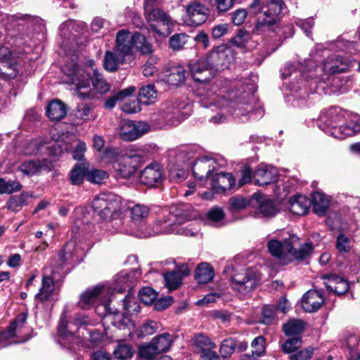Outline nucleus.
Returning <instances> with one entry per match:
<instances>
[{"label":"nucleus","instance_id":"nucleus-1","mask_svg":"<svg viewBox=\"0 0 360 360\" xmlns=\"http://www.w3.org/2000/svg\"><path fill=\"white\" fill-rule=\"evenodd\" d=\"M326 51L323 44H317L311 51V58L305 60L304 66L288 62L281 71L283 79L294 76L297 80L296 83L290 82V89L300 107L307 103V98H310V95L312 99L316 97V84L321 80L324 81L323 75L345 72L353 66L354 61L338 53L328 56L320 66L317 65L315 60L323 56Z\"/></svg>","mask_w":360,"mask_h":360},{"label":"nucleus","instance_id":"nucleus-2","mask_svg":"<svg viewBox=\"0 0 360 360\" xmlns=\"http://www.w3.org/2000/svg\"><path fill=\"white\" fill-rule=\"evenodd\" d=\"M77 57L73 55L71 61L67 62L63 68L65 75V82L75 86V91L82 99L92 97L90 89L91 81L96 93L103 95L107 94L110 88V84L104 78L103 75L94 68V62L90 60L86 65L77 63Z\"/></svg>","mask_w":360,"mask_h":360},{"label":"nucleus","instance_id":"nucleus-3","mask_svg":"<svg viewBox=\"0 0 360 360\" xmlns=\"http://www.w3.org/2000/svg\"><path fill=\"white\" fill-rule=\"evenodd\" d=\"M3 21L7 36L18 46H30L34 33L44 28L41 18L28 14L6 15Z\"/></svg>","mask_w":360,"mask_h":360},{"label":"nucleus","instance_id":"nucleus-4","mask_svg":"<svg viewBox=\"0 0 360 360\" xmlns=\"http://www.w3.org/2000/svg\"><path fill=\"white\" fill-rule=\"evenodd\" d=\"M249 12L258 15L254 32L265 34L273 32L280 15L287 12L283 0H254L249 6Z\"/></svg>","mask_w":360,"mask_h":360},{"label":"nucleus","instance_id":"nucleus-5","mask_svg":"<svg viewBox=\"0 0 360 360\" xmlns=\"http://www.w3.org/2000/svg\"><path fill=\"white\" fill-rule=\"evenodd\" d=\"M249 96V94L243 92L239 94V91L231 90L228 92L227 96L224 95L216 96L207 94L203 95L200 99V105L204 108H210L216 106L219 108L230 107L233 108L229 112L235 118H238L241 122H245L252 115V106L248 103L243 101Z\"/></svg>","mask_w":360,"mask_h":360},{"label":"nucleus","instance_id":"nucleus-6","mask_svg":"<svg viewBox=\"0 0 360 360\" xmlns=\"http://www.w3.org/2000/svg\"><path fill=\"white\" fill-rule=\"evenodd\" d=\"M300 245V239L295 235H290L283 241L272 239L267 243L269 253L278 259L283 264L292 262L295 260H304L313 252L311 243H304Z\"/></svg>","mask_w":360,"mask_h":360},{"label":"nucleus","instance_id":"nucleus-7","mask_svg":"<svg viewBox=\"0 0 360 360\" xmlns=\"http://www.w3.org/2000/svg\"><path fill=\"white\" fill-rule=\"evenodd\" d=\"M122 200V198L112 193H102L96 195L91 202L94 214L100 219L106 220L112 219L113 225L117 226L116 231L119 232H128V230L120 227L122 224L121 214Z\"/></svg>","mask_w":360,"mask_h":360},{"label":"nucleus","instance_id":"nucleus-8","mask_svg":"<svg viewBox=\"0 0 360 360\" xmlns=\"http://www.w3.org/2000/svg\"><path fill=\"white\" fill-rule=\"evenodd\" d=\"M112 295L110 294V289L107 286H97L93 289L84 292L78 302V305L83 309H88L95 306L96 312L107 321L110 319L114 308L110 307Z\"/></svg>","mask_w":360,"mask_h":360},{"label":"nucleus","instance_id":"nucleus-9","mask_svg":"<svg viewBox=\"0 0 360 360\" xmlns=\"http://www.w3.org/2000/svg\"><path fill=\"white\" fill-rule=\"evenodd\" d=\"M349 112L338 106H331L321 110L317 120V125L320 129L326 134L338 139H345L346 137L338 136V131L342 134L345 131L344 127H347Z\"/></svg>","mask_w":360,"mask_h":360},{"label":"nucleus","instance_id":"nucleus-10","mask_svg":"<svg viewBox=\"0 0 360 360\" xmlns=\"http://www.w3.org/2000/svg\"><path fill=\"white\" fill-rule=\"evenodd\" d=\"M101 158L112 162L117 175L122 178L131 176L136 172L137 164L141 160V156L135 151L129 150L119 153L114 148H105Z\"/></svg>","mask_w":360,"mask_h":360},{"label":"nucleus","instance_id":"nucleus-11","mask_svg":"<svg viewBox=\"0 0 360 360\" xmlns=\"http://www.w3.org/2000/svg\"><path fill=\"white\" fill-rule=\"evenodd\" d=\"M91 324V320L87 316H77L74 322H68L65 311L61 314L58 326V342L63 347L72 349L75 345L79 346L82 343V338L76 335L79 326Z\"/></svg>","mask_w":360,"mask_h":360},{"label":"nucleus","instance_id":"nucleus-12","mask_svg":"<svg viewBox=\"0 0 360 360\" xmlns=\"http://www.w3.org/2000/svg\"><path fill=\"white\" fill-rule=\"evenodd\" d=\"M192 217L191 215L184 213H179L176 215L170 214L167 219L159 221L160 224H157L156 229L152 231H146L143 235L151 236L160 233H176L185 236H193L198 232V229H188L182 226L185 221L191 220Z\"/></svg>","mask_w":360,"mask_h":360},{"label":"nucleus","instance_id":"nucleus-13","mask_svg":"<svg viewBox=\"0 0 360 360\" xmlns=\"http://www.w3.org/2000/svg\"><path fill=\"white\" fill-rule=\"evenodd\" d=\"M153 0H145L144 15L152 31L161 37H167L172 32L174 20L164 11L153 7Z\"/></svg>","mask_w":360,"mask_h":360},{"label":"nucleus","instance_id":"nucleus-14","mask_svg":"<svg viewBox=\"0 0 360 360\" xmlns=\"http://www.w3.org/2000/svg\"><path fill=\"white\" fill-rule=\"evenodd\" d=\"M191 107L177 100L167 101L164 108L160 112V120L167 125L175 126L186 119Z\"/></svg>","mask_w":360,"mask_h":360},{"label":"nucleus","instance_id":"nucleus-15","mask_svg":"<svg viewBox=\"0 0 360 360\" xmlns=\"http://www.w3.org/2000/svg\"><path fill=\"white\" fill-rule=\"evenodd\" d=\"M63 273L55 270L53 267H46L41 279V285L39 292L35 295L37 303H45L54 300L56 292L55 282L60 280Z\"/></svg>","mask_w":360,"mask_h":360},{"label":"nucleus","instance_id":"nucleus-16","mask_svg":"<svg viewBox=\"0 0 360 360\" xmlns=\"http://www.w3.org/2000/svg\"><path fill=\"white\" fill-rule=\"evenodd\" d=\"M79 29V26L72 20H68L60 25V34L63 39L60 46L65 54L77 51Z\"/></svg>","mask_w":360,"mask_h":360},{"label":"nucleus","instance_id":"nucleus-17","mask_svg":"<svg viewBox=\"0 0 360 360\" xmlns=\"http://www.w3.org/2000/svg\"><path fill=\"white\" fill-rule=\"evenodd\" d=\"M257 276L250 269L234 274L231 278V288L243 296H248L256 288Z\"/></svg>","mask_w":360,"mask_h":360},{"label":"nucleus","instance_id":"nucleus-18","mask_svg":"<svg viewBox=\"0 0 360 360\" xmlns=\"http://www.w3.org/2000/svg\"><path fill=\"white\" fill-rule=\"evenodd\" d=\"M59 265L55 270L62 272L65 265H74L83 260L84 250L75 243V241L68 242L63 250L59 253Z\"/></svg>","mask_w":360,"mask_h":360},{"label":"nucleus","instance_id":"nucleus-19","mask_svg":"<svg viewBox=\"0 0 360 360\" xmlns=\"http://www.w3.org/2000/svg\"><path fill=\"white\" fill-rule=\"evenodd\" d=\"M219 164L215 159L204 156L195 160L192 165V172L194 177L200 181L207 179L212 173L217 171Z\"/></svg>","mask_w":360,"mask_h":360},{"label":"nucleus","instance_id":"nucleus-20","mask_svg":"<svg viewBox=\"0 0 360 360\" xmlns=\"http://www.w3.org/2000/svg\"><path fill=\"white\" fill-rule=\"evenodd\" d=\"M128 210L130 212V217L132 223L138 227L139 231V236L141 237H146L143 234L146 231H152L156 229L157 224H160L159 221H163V220H158L155 222V226L153 228H148L146 226L145 221L149 214V208L144 205L136 204L132 207H129Z\"/></svg>","mask_w":360,"mask_h":360},{"label":"nucleus","instance_id":"nucleus-21","mask_svg":"<svg viewBox=\"0 0 360 360\" xmlns=\"http://www.w3.org/2000/svg\"><path fill=\"white\" fill-rule=\"evenodd\" d=\"M141 276V271L138 269H134L130 271L124 270L117 274L115 285L110 289V294L113 297L116 293H121L125 290L127 288L131 289L132 285Z\"/></svg>","mask_w":360,"mask_h":360},{"label":"nucleus","instance_id":"nucleus-22","mask_svg":"<svg viewBox=\"0 0 360 360\" xmlns=\"http://www.w3.org/2000/svg\"><path fill=\"white\" fill-rule=\"evenodd\" d=\"M211 187L215 193L228 194L236 189V179L231 173H215L211 178Z\"/></svg>","mask_w":360,"mask_h":360},{"label":"nucleus","instance_id":"nucleus-23","mask_svg":"<svg viewBox=\"0 0 360 360\" xmlns=\"http://www.w3.org/2000/svg\"><path fill=\"white\" fill-rule=\"evenodd\" d=\"M205 57L214 70L229 67L232 59L231 51L225 45L217 46Z\"/></svg>","mask_w":360,"mask_h":360},{"label":"nucleus","instance_id":"nucleus-24","mask_svg":"<svg viewBox=\"0 0 360 360\" xmlns=\"http://www.w3.org/2000/svg\"><path fill=\"white\" fill-rule=\"evenodd\" d=\"M189 70L193 79L200 83L210 81L214 75V70L205 57L190 64Z\"/></svg>","mask_w":360,"mask_h":360},{"label":"nucleus","instance_id":"nucleus-25","mask_svg":"<svg viewBox=\"0 0 360 360\" xmlns=\"http://www.w3.org/2000/svg\"><path fill=\"white\" fill-rule=\"evenodd\" d=\"M27 320L25 313L20 314L8 326V330L0 333V345L2 347H7L13 342L11 339L15 337H20L22 329Z\"/></svg>","mask_w":360,"mask_h":360},{"label":"nucleus","instance_id":"nucleus-26","mask_svg":"<svg viewBox=\"0 0 360 360\" xmlns=\"http://www.w3.org/2000/svg\"><path fill=\"white\" fill-rule=\"evenodd\" d=\"M278 177L276 167L262 163L258 165L253 174V181L255 185L266 186L276 182Z\"/></svg>","mask_w":360,"mask_h":360},{"label":"nucleus","instance_id":"nucleus-27","mask_svg":"<svg viewBox=\"0 0 360 360\" xmlns=\"http://www.w3.org/2000/svg\"><path fill=\"white\" fill-rule=\"evenodd\" d=\"M148 129L149 126L145 122L127 121L121 126L120 136L124 141H131L146 134Z\"/></svg>","mask_w":360,"mask_h":360},{"label":"nucleus","instance_id":"nucleus-28","mask_svg":"<svg viewBox=\"0 0 360 360\" xmlns=\"http://www.w3.org/2000/svg\"><path fill=\"white\" fill-rule=\"evenodd\" d=\"M208 13V8L205 5L193 2L186 7V22L190 26H199L207 20Z\"/></svg>","mask_w":360,"mask_h":360},{"label":"nucleus","instance_id":"nucleus-29","mask_svg":"<svg viewBox=\"0 0 360 360\" xmlns=\"http://www.w3.org/2000/svg\"><path fill=\"white\" fill-rule=\"evenodd\" d=\"M141 183L148 186H156L161 184L163 173L160 165L154 163L146 166L139 175Z\"/></svg>","mask_w":360,"mask_h":360},{"label":"nucleus","instance_id":"nucleus-30","mask_svg":"<svg viewBox=\"0 0 360 360\" xmlns=\"http://www.w3.org/2000/svg\"><path fill=\"white\" fill-rule=\"evenodd\" d=\"M249 203L264 217H273L276 214L273 201L263 193H255L250 199Z\"/></svg>","mask_w":360,"mask_h":360},{"label":"nucleus","instance_id":"nucleus-31","mask_svg":"<svg viewBox=\"0 0 360 360\" xmlns=\"http://www.w3.org/2000/svg\"><path fill=\"white\" fill-rule=\"evenodd\" d=\"M323 303L324 297L318 290H308L302 296V306L306 312L313 313L318 311Z\"/></svg>","mask_w":360,"mask_h":360},{"label":"nucleus","instance_id":"nucleus-32","mask_svg":"<svg viewBox=\"0 0 360 360\" xmlns=\"http://www.w3.org/2000/svg\"><path fill=\"white\" fill-rule=\"evenodd\" d=\"M134 36V32L120 30L116 34V51L127 56L129 55L133 49Z\"/></svg>","mask_w":360,"mask_h":360},{"label":"nucleus","instance_id":"nucleus-33","mask_svg":"<svg viewBox=\"0 0 360 360\" xmlns=\"http://www.w3.org/2000/svg\"><path fill=\"white\" fill-rule=\"evenodd\" d=\"M49 169V162L46 160H27L21 163L19 169L28 176H33L39 174L43 170Z\"/></svg>","mask_w":360,"mask_h":360},{"label":"nucleus","instance_id":"nucleus-34","mask_svg":"<svg viewBox=\"0 0 360 360\" xmlns=\"http://www.w3.org/2000/svg\"><path fill=\"white\" fill-rule=\"evenodd\" d=\"M311 206V200L302 195H295L289 200V209L296 215H304L307 213Z\"/></svg>","mask_w":360,"mask_h":360},{"label":"nucleus","instance_id":"nucleus-35","mask_svg":"<svg viewBox=\"0 0 360 360\" xmlns=\"http://www.w3.org/2000/svg\"><path fill=\"white\" fill-rule=\"evenodd\" d=\"M126 54L120 52L108 51L105 53L103 65L108 72H115L118 70L120 65L124 63Z\"/></svg>","mask_w":360,"mask_h":360},{"label":"nucleus","instance_id":"nucleus-36","mask_svg":"<svg viewBox=\"0 0 360 360\" xmlns=\"http://www.w3.org/2000/svg\"><path fill=\"white\" fill-rule=\"evenodd\" d=\"M47 117L52 121H59L67 114L66 105L60 100H54L49 103L46 110Z\"/></svg>","mask_w":360,"mask_h":360},{"label":"nucleus","instance_id":"nucleus-37","mask_svg":"<svg viewBox=\"0 0 360 360\" xmlns=\"http://www.w3.org/2000/svg\"><path fill=\"white\" fill-rule=\"evenodd\" d=\"M169 157L174 158L177 165L188 166L190 160L193 158L194 152L188 146H181L177 148L169 150Z\"/></svg>","mask_w":360,"mask_h":360},{"label":"nucleus","instance_id":"nucleus-38","mask_svg":"<svg viewBox=\"0 0 360 360\" xmlns=\"http://www.w3.org/2000/svg\"><path fill=\"white\" fill-rule=\"evenodd\" d=\"M330 200L324 193L316 191L311 195V205L314 212L319 216L326 214L329 207Z\"/></svg>","mask_w":360,"mask_h":360},{"label":"nucleus","instance_id":"nucleus-39","mask_svg":"<svg viewBox=\"0 0 360 360\" xmlns=\"http://www.w3.org/2000/svg\"><path fill=\"white\" fill-rule=\"evenodd\" d=\"M342 134L338 131V136L340 137H348L360 131V115L349 112L348 116L347 127H345Z\"/></svg>","mask_w":360,"mask_h":360},{"label":"nucleus","instance_id":"nucleus-40","mask_svg":"<svg viewBox=\"0 0 360 360\" xmlns=\"http://www.w3.org/2000/svg\"><path fill=\"white\" fill-rule=\"evenodd\" d=\"M213 277L214 270L208 263L202 262L195 269V278L199 283H209Z\"/></svg>","mask_w":360,"mask_h":360},{"label":"nucleus","instance_id":"nucleus-41","mask_svg":"<svg viewBox=\"0 0 360 360\" xmlns=\"http://www.w3.org/2000/svg\"><path fill=\"white\" fill-rule=\"evenodd\" d=\"M186 71L182 66H173L166 75L167 82L170 85L178 86L183 84L186 79Z\"/></svg>","mask_w":360,"mask_h":360},{"label":"nucleus","instance_id":"nucleus-42","mask_svg":"<svg viewBox=\"0 0 360 360\" xmlns=\"http://www.w3.org/2000/svg\"><path fill=\"white\" fill-rule=\"evenodd\" d=\"M157 96L158 94L155 86L148 84L140 89L138 99L141 104L148 105L155 101Z\"/></svg>","mask_w":360,"mask_h":360},{"label":"nucleus","instance_id":"nucleus-43","mask_svg":"<svg viewBox=\"0 0 360 360\" xmlns=\"http://www.w3.org/2000/svg\"><path fill=\"white\" fill-rule=\"evenodd\" d=\"M88 167L86 164H76L70 173V180L73 185H79L83 183L85 177L87 178Z\"/></svg>","mask_w":360,"mask_h":360},{"label":"nucleus","instance_id":"nucleus-44","mask_svg":"<svg viewBox=\"0 0 360 360\" xmlns=\"http://www.w3.org/2000/svg\"><path fill=\"white\" fill-rule=\"evenodd\" d=\"M135 91L136 87L129 86L120 91L117 94L108 98L103 103L104 108L108 110L112 109L115 106L118 101H121V100H124L126 96L132 95L135 92Z\"/></svg>","mask_w":360,"mask_h":360},{"label":"nucleus","instance_id":"nucleus-45","mask_svg":"<svg viewBox=\"0 0 360 360\" xmlns=\"http://www.w3.org/2000/svg\"><path fill=\"white\" fill-rule=\"evenodd\" d=\"M134 46L143 55H149L153 52L152 44L147 41L143 35L138 32H134L133 47Z\"/></svg>","mask_w":360,"mask_h":360},{"label":"nucleus","instance_id":"nucleus-46","mask_svg":"<svg viewBox=\"0 0 360 360\" xmlns=\"http://www.w3.org/2000/svg\"><path fill=\"white\" fill-rule=\"evenodd\" d=\"M172 342V336L169 333L157 335L151 341L159 353L167 352L169 349Z\"/></svg>","mask_w":360,"mask_h":360},{"label":"nucleus","instance_id":"nucleus-47","mask_svg":"<svg viewBox=\"0 0 360 360\" xmlns=\"http://www.w3.org/2000/svg\"><path fill=\"white\" fill-rule=\"evenodd\" d=\"M94 109V105L92 103H80L77 107L75 116L84 121L94 120L96 117Z\"/></svg>","mask_w":360,"mask_h":360},{"label":"nucleus","instance_id":"nucleus-48","mask_svg":"<svg viewBox=\"0 0 360 360\" xmlns=\"http://www.w3.org/2000/svg\"><path fill=\"white\" fill-rule=\"evenodd\" d=\"M304 329V322L302 320L292 319L285 323L283 330L285 335L291 336L300 334Z\"/></svg>","mask_w":360,"mask_h":360},{"label":"nucleus","instance_id":"nucleus-49","mask_svg":"<svg viewBox=\"0 0 360 360\" xmlns=\"http://www.w3.org/2000/svg\"><path fill=\"white\" fill-rule=\"evenodd\" d=\"M113 311L115 313H112L111 318L108 320L110 321L113 326L119 329H124L133 325L131 321L125 314H120L117 309H114Z\"/></svg>","mask_w":360,"mask_h":360},{"label":"nucleus","instance_id":"nucleus-50","mask_svg":"<svg viewBox=\"0 0 360 360\" xmlns=\"http://www.w3.org/2000/svg\"><path fill=\"white\" fill-rule=\"evenodd\" d=\"M187 166L181 165H170L169 169V177L171 181L180 182L186 178Z\"/></svg>","mask_w":360,"mask_h":360},{"label":"nucleus","instance_id":"nucleus-51","mask_svg":"<svg viewBox=\"0 0 360 360\" xmlns=\"http://www.w3.org/2000/svg\"><path fill=\"white\" fill-rule=\"evenodd\" d=\"M27 193H21L20 195L12 196L7 202L8 210L14 212L19 211L22 206L27 205L29 198Z\"/></svg>","mask_w":360,"mask_h":360},{"label":"nucleus","instance_id":"nucleus-52","mask_svg":"<svg viewBox=\"0 0 360 360\" xmlns=\"http://www.w3.org/2000/svg\"><path fill=\"white\" fill-rule=\"evenodd\" d=\"M131 96H126L124 100H121L122 102L121 109L128 114L135 113L141 110V103L138 98L131 97Z\"/></svg>","mask_w":360,"mask_h":360},{"label":"nucleus","instance_id":"nucleus-53","mask_svg":"<svg viewBox=\"0 0 360 360\" xmlns=\"http://www.w3.org/2000/svg\"><path fill=\"white\" fill-rule=\"evenodd\" d=\"M122 309L125 314L134 315L137 314L140 311V305L136 301L135 298L129 295L124 296V298L121 300Z\"/></svg>","mask_w":360,"mask_h":360},{"label":"nucleus","instance_id":"nucleus-54","mask_svg":"<svg viewBox=\"0 0 360 360\" xmlns=\"http://www.w3.org/2000/svg\"><path fill=\"white\" fill-rule=\"evenodd\" d=\"M164 279L166 286L169 290H174L179 288L182 281L180 274L177 271L167 272L164 275Z\"/></svg>","mask_w":360,"mask_h":360},{"label":"nucleus","instance_id":"nucleus-55","mask_svg":"<svg viewBox=\"0 0 360 360\" xmlns=\"http://www.w3.org/2000/svg\"><path fill=\"white\" fill-rule=\"evenodd\" d=\"M302 345V340L300 338H290L281 345V350L285 354H291L300 349Z\"/></svg>","mask_w":360,"mask_h":360},{"label":"nucleus","instance_id":"nucleus-56","mask_svg":"<svg viewBox=\"0 0 360 360\" xmlns=\"http://www.w3.org/2000/svg\"><path fill=\"white\" fill-rule=\"evenodd\" d=\"M21 188V184L17 181H6L0 178V194L13 193L19 191Z\"/></svg>","mask_w":360,"mask_h":360},{"label":"nucleus","instance_id":"nucleus-57","mask_svg":"<svg viewBox=\"0 0 360 360\" xmlns=\"http://www.w3.org/2000/svg\"><path fill=\"white\" fill-rule=\"evenodd\" d=\"M194 345L201 350V354L206 351V349H214L216 347V345L208 337L202 334H198L195 336Z\"/></svg>","mask_w":360,"mask_h":360},{"label":"nucleus","instance_id":"nucleus-58","mask_svg":"<svg viewBox=\"0 0 360 360\" xmlns=\"http://www.w3.org/2000/svg\"><path fill=\"white\" fill-rule=\"evenodd\" d=\"M113 354L117 359L126 360L133 356V350L129 345L119 344L115 349Z\"/></svg>","mask_w":360,"mask_h":360},{"label":"nucleus","instance_id":"nucleus-59","mask_svg":"<svg viewBox=\"0 0 360 360\" xmlns=\"http://www.w3.org/2000/svg\"><path fill=\"white\" fill-rule=\"evenodd\" d=\"M351 238L343 233L338 235L336 239L335 247L340 253L349 252L352 248Z\"/></svg>","mask_w":360,"mask_h":360},{"label":"nucleus","instance_id":"nucleus-60","mask_svg":"<svg viewBox=\"0 0 360 360\" xmlns=\"http://www.w3.org/2000/svg\"><path fill=\"white\" fill-rule=\"evenodd\" d=\"M108 177V174L101 169H91L88 170L87 181L93 184H101Z\"/></svg>","mask_w":360,"mask_h":360},{"label":"nucleus","instance_id":"nucleus-61","mask_svg":"<svg viewBox=\"0 0 360 360\" xmlns=\"http://www.w3.org/2000/svg\"><path fill=\"white\" fill-rule=\"evenodd\" d=\"M139 297L143 303L148 305L156 300L157 293L150 287H143L139 291Z\"/></svg>","mask_w":360,"mask_h":360},{"label":"nucleus","instance_id":"nucleus-62","mask_svg":"<svg viewBox=\"0 0 360 360\" xmlns=\"http://www.w3.org/2000/svg\"><path fill=\"white\" fill-rule=\"evenodd\" d=\"M237 346L236 340L233 338L224 340L220 347V354L223 358L229 357Z\"/></svg>","mask_w":360,"mask_h":360},{"label":"nucleus","instance_id":"nucleus-63","mask_svg":"<svg viewBox=\"0 0 360 360\" xmlns=\"http://www.w3.org/2000/svg\"><path fill=\"white\" fill-rule=\"evenodd\" d=\"M188 36L185 33L174 34L169 39V46L173 50H180L186 44Z\"/></svg>","mask_w":360,"mask_h":360},{"label":"nucleus","instance_id":"nucleus-64","mask_svg":"<svg viewBox=\"0 0 360 360\" xmlns=\"http://www.w3.org/2000/svg\"><path fill=\"white\" fill-rule=\"evenodd\" d=\"M159 58L155 56L149 57L143 67V74L144 76L151 77L158 72V68L155 66Z\"/></svg>","mask_w":360,"mask_h":360}]
</instances>
